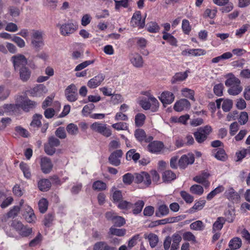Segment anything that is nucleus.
Returning <instances> with one entry per match:
<instances>
[{
    "mask_svg": "<svg viewBox=\"0 0 250 250\" xmlns=\"http://www.w3.org/2000/svg\"><path fill=\"white\" fill-rule=\"evenodd\" d=\"M135 183H143L145 187H148L151 184L149 174L145 171L140 173H127L123 176V182L126 185H130L133 182Z\"/></svg>",
    "mask_w": 250,
    "mask_h": 250,
    "instance_id": "nucleus-1",
    "label": "nucleus"
},
{
    "mask_svg": "<svg viewBox=\"0 0 250 250\" xmlns=\"http://www.w3.org/2000/svg\"><path fill=\"white\" fill-rule=\"evenodd\" d=\"M225 85L227 87H229L228 92L230 95L236 96L240 94L243 90L240 80L233 75L226 80Z\"/></svg>",
    "mask_w": 250,
    "mask_h": 250,
    "instance_id": "nucleus-2",
    "label": "nucleus"
},
{
    "mask_svg": "<svg viewBox=\"0 0 250 250\" xmlns=\"http://www.w3.org/2000/svg\"><path fill=\"white\" fill-rule=\"evenodd\" d=\"M56 26L60 29V34L63 36H70L74 34L78 29V26L76 23L68 21L64 23H58Z\"/></svg>",
    "mask_w": 250,
    "mask_h": 250,
    "instance_id": "nucleus-3",
    "label": "nucleus"
},
{
    "mask_svg": "<svg viewBox=\"0 0 250 250\" xmlns=\"http://www.w3.org/2000/svg\"><path fill=\"white\" fill-rule=\"evenodd\" d=\"M211 131L212 128L208 125L198 128L197 131L194 133L195 140L198 143H203L207 139L208 136Z\"/></svg>",
    "mask_w": 250,
    "mask_h": 250,
    "instance_id": "nucleus-4",
    "label": "nucleus"
},
{
    "mask_svg": "<svg viewBox=\"0 0 250 250\" xmlns=\"http://www.w3.org/2000/svg\"><path fill=\"white\" fill-rule=\"evenodd\" d=\"M90 128L94 132H97L106 137H110L112 134L111 130L105 124L95 122L91 125Z\"/></svg>",
    "mask_w": 250,
    "mask_h": 250,
    "instance_id": "nucleus-5",
    "label": "nucleus"
},
{
    "mask_svg": "<svg viewBox=\"0 0 250 250\" xmlns=\"http://www.w3.org/2000/svg\"><path fill=\"white\" fill-rule=\"evenodd\" d=\"M60 140L57 138L51 136L48 138V142L44 144V151L49 155H53L56 152V147L59 146Z\"/></svg>",
    "mask_w": 250,
    "mask_h": 250,
    "instance_id": "nucleus-6",
    "label": "nucleus"
},
{
    "mask_svg": "<svg viewBox=\"0 0 250 250\" xmlns=\"http://www.w3.org/2000/svg\"><path fill=\"white\" fill-rule=\"evenodd\" d=\"M17 103L18 105H19V108L21 107L25 112H28L30 110L34 108L37 105L36 102L21 96L17 97Z\"/></svg>",
    "mask_w": 250,
    "mask_h": 250,
    "instance_id": "nucleus-7",
    "label": "nucleus"
},
{
    "mask_svg": "<svg viewBox=\"0 0 250 250\" xmlns=\"http://www.w3.org/2000/svg\"><path fill=\"white\" fill-rule=\"evenodd\" d=\"M42 35L43 32L42 31L35 30L32 31L31 43L35 48H38L43 45Z\"/></svg>",
    "mask_w": 250,
    "mask_h": 250,
    "instance_id": "nucleus-8",
    "label": "nucleus"
},
{
    "mask_svg": "<svg viewBox=\"0 0 250 250\" xmlns=\"http://www.w3.org/2000/svg\"><path fill=\"white\" fill-rule=\"evenodd\" d=\"M64 94L66 99L70 102H75L78 99V89L74 84H71L66 87Z\"/></svg>",
    "mask_w": 250,
    "mask_h": 250,
    "instance_id": "nucleus-9",
    "label": "nucleus"
},
{
    "mask_svg": "<svg viewBox=\"0 0 250 250\" xmlns=\"http://www.w3.org/2000/svg\"><path fill=\"white\" fill-rule=\"evenodd\" d=\"M123 155V151L121 149H117L112 152L108 157L109 163L114 166H118L121 163V159Z\"/></svg>",
    "mask_w": 250,
    "mask_h": 250,
    "instance_id": "nucleus-10",
    "label": "nucleus"
},
{
    "mask_svg": "<svg viewBox=\"0 0 250 250\" xmlns=\"http://www.w3.org/2000/svg\"><path fill=\"white\" fill-rule=\"evenodd\" d=\"M149 144L147 146V150L149 152L159 154L164 149V145L161 141H151L148 142Z\"/></svg>",
    "mask_w": 250,
    "mask_h": 250,
    "instance_id": "nucleus-11",
    "label": "nucleus"
},
{
    "mask_svg": "<svg viewBox=\"0 0 250 250\" xmlns=\"http://www.w3.org/2000/svg\"><path fill=\"white\" fill-rule=\"evenodd\" d=\"M194 160V155L191 153H188L181 157L178 162V165L181 168L185 169L188 165L192 164Z\"/></svg>",
    "mask_w": 250,
    "mask_h": 250,
    "instance_id": "nucleus-12",
    "label": "nucleus"
},
{
    "mask_svg": "<svg viewBox=\"0 0 250 250\" xmlns=\"http://www.w3.org/2000/svg\"><path fill=\"white\" fill-rule=\"evenodd\" d=\"M15 70L21 68L25 66L27 63V59L24 55L18 54L13 56L11 58Z\"/></svg>",
    "mask_w": 250,
    "mask_h": 250,
    "instance_id": "nucleus-13",
    "label": "nucleus"
},
{
    "mask_svg": "<svg viewBox=\"0 0 250 250\" xmlns=\"http://www.w3.org/2000/svg\"><path fill=\"white\" fill-rule=\"evenodd\" d=\"M134 136L136 139L141 143L143 141H145L146 143H148L153 139V137L152 136H147L145 131L143 129L141 128L135 130Z\"/></svg>",
    "mask_w": 250,
    "mask_h": 250,
    "instance_id": "nucleus-14",
    "label": "nucleus"
},
{
    "mask_svg": "<svg viewBox=\"0 0 250 250\" xmlns=\"http://www.w3.org/2000/svg\"><path fill=\"white\" fill-rule=\"evenodd\" d=\"M130 23L134 27H139L143 28L145 25V19L142 20L140 11H137L134 13L131 18Z\"/></svg>",
    "mask_w": 250,
    "mask_h": 250,
    "instance_id": "nucleus-15",
    "label": "nucleus"
},
{
    "mask_svg": "<svg viewBox=\"0 0 250 250\" xmlns=\"http://www.w3.org/2000/svg\"><path fill=\"white\" fill-rule=\"evenodd\" d=\"M23 213L22 215L26 221L29 223L34 222L36 216L33 209L28 205L23 206Z\"/></svg>",
    "mask_w": 250,
    "mask_h": 250,
    "instance_id": "nucleus-16",
    "label": "nucleus"
},
{
    "mask_svg": "<svg viewBox=\"0 0 250 250\" xmlns=\"http://www.w3.org/2000/svg\"><path fill=\"white\" fill-rule=\"evenodd\" d=\"M150 102H151L152 104H153L155 107H159V104L158 100L154 97L151 95H150L148 97V100L146 99L141 100L140 102V104L144 109L147 110L150 107Z\"/></svg>",
    "mask_w": 250,
    "mask_h": 250,
    "instance_id": "nucleus-17",
    "label": "nucleus"
},
{
    "mask_svg": "<svg viewBox=\"0 0 250 250\" xmlns=\"http://www.w3.org/2000/svg\"><path fill=\"white\" fill-rule=\"evenodd\" d=\"M190 104L189 102L186 99H182L177 101L174 105V109L178 112H181L183 110H187L190 108Z\"/></svg>",
    "mask_w": 250,
    "mask_h": 250,
    "instance_id": "nucleus-18",
    "label": "nucleus"
},
{
    "mask_svg": "<svg viewBox=\"0 0 250 250\" xmlns=\"http://www.w3.org/2000/svg\"><path fill=\"white\" fill-rule=\"evenodd\" d=\"M53 164L50 158L44 157L41 159V167L43 173L48 174L53 168Z\"/></svg>",
    "mask_w": 250,
    "mask_h": 250,
    "instance_id": "nucleus-19",
    "label": "nucleus"
},
{
    "mask_svg": "<svg viewBox=\"0 0 250 250\" xmlns=\"http://www.w3.org/2000/svg\"><path fill=\"white\" fill-rule=\"evenodd\" d=\"M104 78V75L102 73H100L88 81L87 86L92 89L96 88L101 84Z\"/></svg>",
    "mask_w": 250,
    "mask_h": 250,
    "instance_id": "nucleus-20",
    "label": "nucleus"
},
{
    "mask_svg": "<svg viewBox=\"0 0 250 250\" xmlns=\"http://www.w3.org/2000/svg\"><path fill=\"white\" fill-rule=\"evenodd\" d=\"M129 59L131 63L134 66L137 68L143 66V60L142 57L138 53H131L129 55Z\"/></svg>",
    "mask_w": 250,
    "mask_h": 250,
    "instance_id": "nucleus-21",
    "label": "nucleus"
},
{
    "mask_svg": "<svg viewBox=\"0 0 250 250\" xmlns=\"http://www.w3.org/2000/svg\"><path fill=\"white\" fill-rule=\"evenodd\" d=\"M159 99L164 104H169L174 101L175 96L172 92L167 91L161 94Z\"/></svg>",
    "mask_w": 250,
    "mask_h": 250,
    "instance_id": "nucleus-22",
    "label": "nucleus"
},
{
    "mask_svg": "<svg viewBox=\"0 0 250 250\" xmlns=\"http://www.w3.org/2000/svg\"><path fill=\"white\" fill-rule=\"evenodd\" d=\"M225 195L229 200L233 202H237L240 199L239 195L232 188L227 189L225 192Z\"/></svg>",
    "mask_w": 250,
    "mask_h": 250,
    "instance_id": "nucleus-23",
    "label": "nucleus"
},
{
    "mask_svg": "<svg viewBox=\"0 0 250 250\" xmlns=\"http://www.w3.org/2000/svg\"><path fill=\"white\" fill-rule=\"evenodd\" d=\"M47 91L46 87L43 84H39L31 90V94L33 96L40 97L46 93Z\"/></svg>",
    "mask_w": 250,
    "mask_h": 250,
    "instance_id": "nucleus-24",
    "label": "nucleus"
},
{
    "mask_svg": "<svg viewBox=\"0 0 250 250\" xmlns=\"http://www.w3.org/2000/svg\"><path fill=\"white\" fill-rule=\"evenodd\" d=\"M212 153V156L218 160L225 161L228 158V156L225 150L222 148H219L214 149Z\"/></svg>",
    "mask_w": 250,
    "mask_h": 250,
    "instance_id": "nucleus-25",
    "label": "nucleus"
},
{
    "mask_svg": "<svg viewBox=\"0 0 250 250\" xmlns=\"http://www.w3.org/2000/svg\"><path fill=\"white\" fill-rule=\"evenodd\" d=\"M206 53V51L202 49H190L188 50L183 51L182 54L183 55L192 56H200L204 55Z\"/></svg>",
    "mask_w": 250,
    "mask_h": 250,
    "instance_id": "nucleus-26",
    "label": "nucleus"
},
{
    "mask_svg": "<svg viewBox=\"0 0 250 250\" xmlns=\"http://www.w3.org/2000/svg\"><path fill=\"white\" fill-rule=\"evenodd\" d=\"M51 182L47 179H41L38 183V187L42 191H48L51 188Z\"/></svg>",
    "mask_w": 250,
    "mask_h": 250,
    "instance_id": "nucleus-27",
    "label": "nucleus"
},
{
    "mask_svg": "<svg viewBox=\"0 0 250 250\" xmlns=\"http://www.w3.org/2000/svg\"><path fill=\"white\" fill-rule=\"evenodd\" d=\"M209 174L207 172H204L201 175L196 176L193 178V180L200 184H202L205 186H208L209 182L207 180Z\"/></svg>",
    "mask_w": 250,
    "mask_h": 250,
    "instance_id": "nucleus-28",
    "label": "nucleus"
},
{
    "mask_svg": "<svg viewBox=\"0 0 250 250\" xmlns=\"http://www.w3.org/2000/svg\"><path fill=\"white\" fill-rule=\"evenodd\" d=\"M176 178V174L170 170H165L162 174V179L165 182H170Z\"/></svg>",
    "mask_w": 250,
    "mask_h": 250,
    "instance_id": "nucleus-29",
    "label": "nucleus"
},
{
    "mask_svg": "<svg viewBox=\"0 0 250 250\" xmlns=\"http://www.w3.org/2000/svg\"><path fill=\"white\" fill-rule=\"evenodd\" d=\"M20 77L21 79L23 81H27L30 77L31 71L26 67H22L19 70Z\"/></svg>",
    "mask_w": 250,
    "mask_h": 250,
    "instance_id": "nucleus-30",
    "label": "nucleus"
},
{
    "mask_svg": "<svg viewBox=\"0 0 250 250\" xmlns=\"http://www.w3.org/2000/svg\"><path fill=\"white\" fill-rule=\"evenodd\" d=\"M225 223V219L222 217H218L216 221L213 223L212 227V232L220 230Z\"/></svg>",
    "mask_w": 250,
    "mask_h": 250,
    "instance_id": "nucleus-31",
    "label": "nucleus"
},
{
    "mask_svg": "<svg viewBox=\"0 0 250 250\" xmlns=\"http://www.w3.org/2000/svg\"><path fill=\"white\" fill-rule=\"evenodd\" d=\"M2 108L4 110V113L11 112H16L19 109V105L17 103V98L16 99L15 104H4L2 106Z\"/></svg>",
    "mask_w": 250,
    "mask_h": 250,
    "instance_id": "nucleus-32",
    "label": "nucleus"
},
{
    "mask_svg": "<svg viewBox=\"0 0 250 250\" xmlns=\"http://www.w3.org/2000/svg\"><path fill=\"white\" fill-rule=\"evenodd\" d=\"M182 240L181 236L178 234H174L171 238L172 243L170 250H176L179 248L180 242Z\"/></svg>",
    "mask_w": 250,
    "mask_h": 250,
    "instance_id": "nucleus-33",
    "label": "nucleus"
},
{
    "mask_svg": "<svg viewBox=\"0 0 250 250\" xmlns=\"http://www.w3.org/2000/svg\"><path fill=\"white\" fill-rule=\"evenodd\" d=\"M140 158V154L136 152V150L135 149L129 150L126 154V159L128 161L133 160L134 161L136 162Z\"/></svg>",
    "mask_w": 250,
    "mask_h": 250,
    "instance_id": "nucleus-34",
    "label": "nucleus"
},
{
    "mask_svg": "<svg viewBox=\"0 0 250 250\" xmlns=\"http://www.w3.org/2000/svg\"><path fill=\"white\" fill-rule=\"evenodd\" d=\"M249 156L250 157V147L246 149L243 148L240 150L236 152V156L237 157V161L242 160L246 156Z\"/></svg>",
    "mask_w": 250,
    "mask_h": 250,
    "instance_id": "nucleus-35",
    "label": "nucleus"
},
{
    "mask_svg": "<svg viewBox=\"0 0 250 250\" xmlns=\"http://www.w3.org/2000/svg\"><path fill=\"white\" fill-rule=\"evenodd\" d=\"M242 246V241L238 237H234L231 239L229 244V247L230 249L236 250L239 249Z\"/></svg>",
    "mask_w": 250,
    "mask_h": 250,
    "instance_id": "nucleus-36",
    "label": "nucleus"
},
{
    "mask_svg": "<svg viewBox=\"0 0 250 250\" xmlns=\"http://www.w3.org/2000/svg\"><path fill=\"white\" fill-rule=\"evenodd\" d=\"M169 213V209L166 205H160L156 212V215L161 217L167 215Z\"/></svg>",
    "mask_w": 250,
    "mask_h": 250,
    "instance_id": "nucleus-37",
    "label": "nucleus"
},
{
    "mask_svg": "<svg viewBox=\"0 0 250 250\" xmlns=\"http://www.w3.org/2000/svg\"><path fill=\"white\" fill-rule=\"evenodd\" d=\"M188 77L187 72L177 73L172 77L171 79V83H175L179 82H181L185 80Z\"/></svg>",
    "mask_w": 250,
    "mask_h": 250,
    "instance_id": "nucleus-38",
    "label": "nucleus"
},
{
    "mask_svg": "<svg viewBox=\"0 0 250 250\" xmlns=\"http://www.w3.org/2000/svg\"><path fill=\"white\" fill-rule=\"evenodd\" d=\"M233 101L229 99H223V101L222 104V108L223 111L225 112H229L232 108Z\"/></svg>",
    "mask_w": 250,
    "mask_h": 250,
    "instance_id": "nucleus-39",
    "label": "nucleus"
},
{
    "mask_svg": "<svg viewBox=\"0 0 250 250\" xmlns=\"http://www.w3.org/2000/svg\"><path fill=\"white\" fill-rule=\"evenodd\" d=\"M181 93L183 97L187 98L193 101H195L194 91L188 88H185L182 89Z\"/></svg>",
    "mask_w": 250,
    "mask_h": 250,
    "instance_id": "nucleus-40",
    "label": "nucleus"
},
{
    "mask_svg": "<svg viewBox=\"0 0 250 250\" xmlns=\"http://www.w3.org/2000/svg\"><path fill=\"white\" fill-rule=\"evenodd\" d=\"M146 117L145 114L141 113H137L135 116V124L136 126H142L145 123Z\"/></svg>",
    "mask_w": 250,
    "mask_h": 250,
    "instance_id": "nucleus-41",
    "label": "nucleus"
},
{
    "mask_svg": "<svg viewBox=\"0 0 250 250\" xmlns=\"http://www.w3.org/2000/svg\"><path fill=\"white\" fill-rule=\"evenodd\" d=\"M67 133L71 135L75 136L79 133V128L78 126L73 123L68 124L66 127Z\"/></svg>",
    "mask_w": 250,
    "mask_h": 250,
    "instance_id": "nucleus-42",
    "label": "nucleus"
},
{
    "mask_svg": "<svg viewBox=\"0 0 250 250\" xmlns=\"http://www.w3.org/2000/svg\"><path fill=\"white\" fill-rule=\"evenodd\" d=\"M111 248L104 241L96 243L93 246V250H110Z\"/></svg>",
    "mask_w": 250,
    "mask_h": 250,
    "instance_id": "nucleus-43",
    "label": "nucleus"
},
{
    "mask_svg": "<svg viewBox=\"0 0 250 250\" xmlns=\"http://www.w3.org/2000/svg\"><path fill=\"white\" fill-rule=\"evenodd\" d=\"M106 184L100 180H98L94 182L92 185V188L95 190H104L106 189Z\"/></svg>",
    "mask_w": 250,
    "mask_h": 250,
    "instance_id": "nucleus-44",
    "label": "nucleus"
},
{
    "mask_svg": "<svg viewBox=\"0 0 250 250\" xmlns=\"http://www.w3.org/2000/svg\"><path fill=\"white\" fill-rule=\"evenodd\" d=\"M20 167L22 170L24 177L27 179H30L31 176V174L29 170V166L26 164L21 162L20 164Z\"/></svg>",
    "mask_w": 250,
    "mask_h": 250,
    "instance_id": "nucleus-45",
    "label": "nucleus"
},
{
    "mask_svg": "<svg viewBox=\"0 0 250 250\" xmlns=\"http://www.w3.org/2000/svg\"><path fill=\"white\" fill-rule=\"evenodd\" d=\"M42 116L41 114H36L33 117V120L30 123V125L33 127H39L41 125V119Z\"/></svg>",
    "mask_w": 250,
    "mask_h": 250,
    "instance_id": "nucleus-46",
    "label": "nucleus"
},
{
    "mask_svg": "<svg viewBox=\"0 0 250 250\" xmlns=\"http://www.w3.org/2000/svg\"><path fill=\"white\" fill-rule=\"evenodd\" d=\"M190 228L191 229L201 231L204 229L205 226L202 221L198 220L192 223L190 225Z\"/></svg>",
    "mask_w": 250,
    "mask_h": 250,
    "instance_id": "nucleus-47",
    "label": "nucleus"
},
{
    "mask_svg": "<svg viewBox=\"0 0 250 250\" xmlns=\"http://www.w3.org/2000/svg\"><path fill=\"white\" fill-rule=\"evenodd\" d=\"M32 232V229L26 226H23L21 230L18 232L22 237H26L30 235Z\"/></svg>",
    "mask_w": 250,
    "mask_h": 250,
    "instance_id": "nucleus-48",
    "label": "nucleus"
},
{
    "mask_svg": "<svg viewBox=\"0 0 250 250\" xmlns=\"http://www.w3.org/2000/svg\"><path fill=\"white\" fill-rule=\"evenodd\" d=\"M149 240L150 246L151 248H154L157 245L158 242V236L154 233H150L147 237Z\"/></svg>",
    "mask_w": 250,
    "mask_h": 250,
    "instance_id": "nucleus-49",
    "label": "nucleus"
},
{
    "mask_svg": "<svg viewBox=\"0 0 250 250\" xmlns=\"http://www.w3.org/2000/svg\"><path fill=\"white\" fill-rule=\"evenodd\" d=\"M58 2V0H42V3L44 6L53 10L56 8Z\"/></svg>",
    "mask_w": 250,
    "mask_h": 250,
    "instance_id": "nucleus-50",
    "label": "nucleus"
},
{
    "mask_svg": "<svg viewBox=\"0 0 250 250\" xmlns=\"http://www.w3.org/2000/svg\"><path fill=\"white\" fill-rule=\"evenodd\" d=\"M190 191L193 194L201 195L204 192V189L200 185H194L190 187Z\"/></svg>",
    "mask_w": 250,
    "mask_h": 250,
    "instance_id": "nucleus-51",
    "label": "nucleus"
},
{
    "mask_svg": "<svg viewBox=\"0 0 250 250\" xmlns=\"http://www.w3.org/2000/svg\"><path fill=\"white\" fill-rule=\"evenodd\" d=\"M39 208L41 213H44L48 208V201L45 198L41 199L38 203Z\"/></svg>",
    "mask_w": 250,
    "mask_h": 250,
    "instance_id": "nucleus-52",
    "label": "nucleus"
},
{
    "mask_svg": "<svg viewBox=\"0 0 250 250\" xmlns=\"http://www.w3.org/2000/svg\"><path fill=\"white\" fill-rule=\"evenodd\" d=\"M145 203L142 200H139L136 202L134 204V208L132 211L133 214H137L142 211V208L144 207Z\"/></svg>",
    "mask_w": 250,
    "mask_h": 250,
    "instance_id": "nucleus-53",
    "label": "nucleus"
},
{
    "mask_svg": "<svg viewBox=\"0 0 250 250\" xmlns=\"http://www.w3.org/2000/svg\"><path fill=\"white\" fill-rule=\"evenodd\" d=\"M224 190L223 186H218L214 190L210 192L207 196V199L208 200L212 199L216 195L222 192Z\"/></svg>",
    "mask_w": 250,
    "mask_h": 250,
    "instance_id": "nucleus-54",
    "label": "nucleus"
},
{
    "mask_svg": "<svg viewBox=\"0 0 250 250\" xmlns=\"http://www.w3.org/2000/svg\"><path fill=\"white\" fill-rule=\"evenodd\" d=\"M182 28L183 31L185 34H189L191 31V27L190 25L189 21L188 20L184 19L182 21Z\"/></svg>",
    "mask_w": 250,
    "mask_h": 250,
    "instance_id": "nucleus-55",
    "label": "nucleus"
},
{
    "mask_svg": "<svg viewBox=\"0 0 250 250\" xmlns=\"http://www.w3.org/2000/svg\"><path fill=\"white\" fill-rule=\"evenodd\" d=\"M117 206L121 209H128L132 207V204L129 202L122 200L117 204Z\"/></svg>",
    "mask_w": 250,
    "mask_h": 250,
    "instance_id": "nucleus-56",
    "label": "nucleus"
},
{
    "mask_svg": "<svg viewBox=\"0 0 250 250\" xmlns=\"http://www.w3.org/2000/svg\"><path fill=\"white\" fill-rule=\"evenodd\" d=\"M250 25L249 24H245L243 25L239 29L236 30L235 32V35L238 38H241L244 34L250 28Z\"/></svg>",
    "mask_w": 250,
    "mask_h": 250,
    "instance_id": "nucleus-57",
    "label": "nucleus"
},
{
    "mask_svg": "<svg viewBox=\"0 0 250 250\" xmlns=\"http://www.w3.org/2000/svg\"><path fill=\"white\" fill-rule=\"evenodd\" d=\"M238 116V122L241 125H244L248 122L249 116L247 112H241Z\"/></svg>",
    "mask_w": 250,
    "mask_h": 250,
    "instance_id": "nucleus-58",
    "label": "nucleus"
},
{
    "mask_svg": "<svg viewBox=\"0 0 250 250\" xmlns=\"http://www.w3.org/2000/svg\"><path fill=\"white\" fill-rule=\"evenodd\" d=\"M109 232L112 235L118 236H122L125 234V229H116L111 227L109 229Z\"/></svg>",
    "mask_w": 250,
    "mask_h": 250,
    "instance_id": "nucleus-59",
    "label": "nucleus"
},
{
    "mask_svg": "<svg viewBox=\"0 0 250 250\" xmlns=\"http://www.w3.org/2000/svg\"><path fill=\"white\" fill-rule=\"evenodd\" d=\"M114 225L117 227H121L125 223V219L119 216H114L113 220Z\"/></svg>",
    "mask_w": 250,
    "mask_h": 250,
    "instance_id": "nucleus-60",
    "label": "nucleus"
},
{
    "mask_svg": "<svg viewBox=\"0 0 250 250\" xmlns=\"http://www.w3.org/2000/svg\"><path fill=\"white\" fill-rule=\"evenodd\" d=\"M159 29V26L155 22H151L147 25V30L150 33H157Z\"/></svg>",
    "mask_w": 250,
    "mask_h": 250,
    "instance_id": "nucleus-61",
    "label": "nucleus"
},
{
    "mask_svg": "<svg viewBox=\"0 0 250 250\" xmlns=\"http://www.w3.org/2000/svg\"><path fill=\"white\" fill-rule=\"evenodd\" d=\"M95 106L93 104H90L84 106L82 110V114L83 116H87L94 108Z\"/></svg>",
    "mask_w": 250,
    "mask_h": 250,
    "instance_id": "nucleus-62",
    "label": "nucleus"
},
{
    "mask_svg": "<svg viewBox=\"0 0 250 250\" xmlns=\"http://www.w3.org/2000/svg\"><path fill=\"white\" fill-rule=\"evenodd\" d=\"M123 195L122 192L119 190H115L112 195V199L114 203L117 204L122 200Z\"/></svg>",
    "mask_w": 250,
    "mask_h": 250,
    "instance_id": "nucleus-63",
    "label": "nucleus"
},
{
    "mask_svg": "<svg viewBox=\"0 0 250 250\" xmlns=\"http://www.w3.org/2000/svg\"><path fill=\"white\" fill-rule=\"evenodd\" d=\"M180 195L182 198L187 203H191L193 201L194 198L190 194L185 191H182L180 192Z\"/></svg>",
    "mask_w": 250,
    "mask_h": 250,
    "instance_id": "nucleus-64",
    "label": "nucleus"
}]
</instances>
